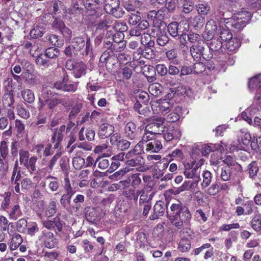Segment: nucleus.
I'll list each match as a JSON object with an SVG mask.
<instances>
[{
    "label": "nucleus",
    "instance_id": "5701e85b",
    "mask_svg": "<svg viewBox=\"0 0 261 261\" xmlns=\"http://www.w3.org/2000/svg\"><path fill=\"white\" fill-rule=\"evenodd\" d=\"M241 41L238 38H232L225 44L226 49L230 51H233L239 48L241 45Z\"/></svg>",
    "mask_w": 261,
    "mask_h": 261
},
{
    "label": "nucleus",
    "instance_id": "58836bf2",
    "mask_svg": "<svg viewBox=\"0 0 261 261\" xmlns=\"http://www.w3.org/2000/svg\"><path fill=\"white\" fill-rule=\"evenodd\" d=\"M60 50L54 47L47 48L44 53V56L49 59H56L60 55Z\"/></svg>",
    "mask_w": 261,
    "mask_h": 261
},
{
    "label": "nucleus",
    "instance_id": "c9c22d12",
    "mask_svg": "<svg viewBox=\"0 0 261 261\" xmlns=\"http://www.w3.org/2000/svg\"><path fill=\"white\" fill-rule=\"evenodd\" d=\"M127 17L128 22L129 25H137L142 18L140 13L138 11H136L135 13H131L128 15Z\"/></svg>",
    "mask_w": 261,
    "mask_h": 261
},
{
    "label": "nucleus",
    "instance_id": "0e129e2a",
    "mask_svg": "<svg viewBox=\"0 0 261 261\" xmlns=\"http://www.w3.org/2000/svg\"><path fill=\"white\" fill-rule=\"evenodd\" d=\"M98 162V167L101 169H106L108 168L110 165L109 161L102 158H97L95 162L94 165Z\"/></svg>",
    "mask_w": 261,
    "mask_h": 261
},
{
    "label": "nucleus",
    "instance_id": "f704fd0d",
    "mask_svg": "<svg viewBox=\"0 0 261 261\" xmlns=\"http://www.w3.org/2000/svg\"><path fill=\"white\" fill-rule=\"evenodd\" d=\"M22 243V239L19 233L15 234L12 238L10 245V249L11 250H15Z\"/></svg>",
    "mask_w": 261,
    "mask_h": 261
},
{
    "label": "nucleus",
    "instance_id": "680f3d73",
    "mask_svg": "<svg viewBox=\"0 0 261 261\" xmlns=\"http://www.w3.org/2000/svg\"><path fill=\"white\" fill-rule=\"evenodd\" d=\"M252 228L256 231H259L261 230V218L259 216L254 217L251 222Z\"/></svg>",
    "mask_w": 261,
    "mask_h": 261
},
{
    "label": "nucleus",
    "instance_id": "f3484780",
    "mask_svg": "<svg viewBox=\"0 0 261 261\" xmlns=\"http://www.w3.org/2000/svg\"><path fill=\"white\" fill-rule=\"evenodd\" d=\"M215 21L208 22L206 25V33L204 35L203 38L208 42L215 38L216 36L215 32L217 29V25L215 24Z\"/></svg>",
    "mask_w": 261,
    "mask_h": 261
},
{
    "label": "nucleus",
    "instance_id": "4be33fe9",
    "mask_svg": "<svg viewBox=\"0 0 261 261\" xmlns=\"http://www.w3.org/2000/svg\"><path fill=\"white\" fill-rule=\"evenodd\" d=\"M167 217L169 218L171 223L178 229H180L182 225H184V222L180 218V215L178 214L176 211L172 212L170 216L168 215Z\"/></svg>",
    "mask_w": 261,
    "mask_h": 261
},
{
    "label": "nucleus",
    "instance_id": "de8ad7c7",
    "mask_svg": "<svg viewBox=\"0 0 261 261\" xmlns=\"http://www.w3.org/2000/svg\"><path fill=\"white\" fill-rule=\"evenodd\" d=\"M56 94V93L50 90H48L46 88H43L41 91V99H43V100L48 101L51 99Z\"/></svg>",
    "mask_w": 261,
    "mask_h": 261
},
{
    "label": "nucleus",
    "instance_id": "f03ea898",
    "mask_svg": "<svg viewBox=\"0 0 261 261\" xmlns=\"http://www.w3.org/2000/svg\"><path fill=\"white\" fill-rule=\"evenodd\" d=\"M104 4V9L109 14L116 18H120L124 14L122 9L119 7V0H102Z\"/></svg>",
    "mask_w": 261,
    "mask_h": 261
},
{
    "label": "nucleus",
    "instance_id": "4c0bfd02",
    "mask_svg": "<svg viewBox=\"0 0 261 261\" xmlns=\"http://www.w3.org/2000/svg\"><path fill=\"white\" fill-rule=\"evenodd\" d=\"M261 83V74H258L251 78L248 82V88L253 90L259 86Z\"/></svg>",
    "mask_w": 261,
    "mask_h": 261
},
{
    "label": "nucleus",
    "instance_id": "473e14b6",
    "mask_svg": "<svg viewBox=\"0 0 261 261\" xmlns=\"http://www.w3.org/2000/svg\"><path fill=\"white\" fill-rule=\"evenodd\" d=\"M162 86L159 83L151 84L148 88L149 92L154 96L158 97L162 95Z\"/></svg>",
    "mask_w": 261,
    "mask_h": 261
},
{
    "label": "nucleus",
    "instance_id": "a19ab883",
    "mask_svg": "<svg viewBox=\"0 0 261 261\" xmlns=\"http://www.w3.org/2000/svg\"><path fill=\"white\" fill-rule=\"evenodd\" d=\"M165 8L168 12H173L178 7L179 4L178 0H166Z\"/></svg>",
    "mask_w": 261,
    "mask_h": 261
},
{
    "label": "nucleus",
    "instance_id": "774afa93",
    "mask_svg": "<svg viewBox=\"0 0 261 261\" xmlns=\"http://www.w3.org/2000/svg\"><path fill=\"white\" fill-rule=\"evenodd\" d=\"M193 73L192 67L188 64L183 65L180 70V76H184Z\"/></svg>",
    "mask_w": 261,
    "mask_h": 261
},
{
    "label": "nucleus",
    "instance_id": "1a4fd4ad",
    "mask_svg": "<svg viewBox=\"0 0 261 261\" xmlns=\"http://www.w3.org/2000/svg\"><path fill=\"white\" fill-rule=\"evenodd\" d=\"M110 143L112 146L120 151L127 150L130 145L128 141L122 138L119 133H115L110 138Z\"/></svg>",
    "mask_w": 261,
    "mask_h": 261
},
{
    "label": "nucleus",
    "instance_id": "4468645a",
    "mask_svg": "<svg viewBox=\"0 0 261 261\" xmlns=\"http://www.w3.org/2000/svg\"><path fill=\"white\" fill-rule=\"evenodd\" d=\"M149 26L148 22L145 19H141L136 27L129 30V35L132 36H140L144 30L147 29Z\"/></svg>",
    "mask_w": 261,
    "mask_h": 261
},
{
    "label": "nucleus",
    "instance_id": "864d4df0",
    "mask_svg": "<svg viewBox=\"0 0 261 261\" xmlns=\"http://www.w3.org/2000/svg\"><path fill=\"white\" fill-rule=\"evenodd\" d=\"M182 12L185 14H189L194 10L195 2H182Z\"/></svg>",
    "mask_w": 261,
    "mask_h": 261
},
{
    "label": "nucleus",
    "instance_id": "423d86ee",
    "mask_svg": "<svg viewBox=\"0 0 261 261\" xmlns=\"http://www.w3.org/2000/svg\"><path fill=\"white\" fill-rule=\"evenodd\" d=\"M125 165L128 168L131 169V171L136 168L138 172H145L148 168L145 165V160L141 155H138L134 159L127 160Z\"/></svg>",
    "mask_w": 261,
    "mask_h": 261
},
{
    "label": "nucleus",
    "instance_id": "49530a36",
    "mask_svg": "<svg viewBox=\"0 0 261 261\" xmlns=\"http://www.w3.org/2000/svg\"><path fill=\"white\" fill-rule=\"evenodd\" d=\"M178 249L182 252H187L191 248V242L188 239H182L180 241L178 247Z\"/></svg>",
    "mask_w": 261,
    "mask_h": 261
},
{
    "label": "nucleus",
    "instance_id": "393cba45",
    "mask_svg": "<svg viewBox=\"0 0 261 261\" xmlns=\"http://www.w3.org/2000/svg\"><path fill=\"white\" fill-rule=\"evenodd\" d=\"M113 22L109 15H105L97 24V29L107 30L110 28Z\"/></svg>",
    "mask_w": 261,
    "mask_h": 261
},
{
    "label": "nucleus",
    "instance_id": "c85d7f7f",
    "mask_svg": "<svg viewBox=\"0 0 261 261\" xmlns=\"http://www.w3.org/2000/svg\"><path fill=\"white\" fill-rule=\"evenodd\" d=\"M37 158L36 156H32L24 163L23 165L28 170L31 174L36 172V163Z\"/></svg>",
    "mask_w": 261,
    "mask_h": 261
},
{
    "label": "nucleus",
    "instance_id": "7c9ffc66",
    "mask_svg": "<svg viewBox=\"0 0 261 261\" xmlns=\"http://www.w3.org/2000/svg\"><path fill=\"white\" fill-rule=\"evenodd\" d=\"M196 10L199 15H207L211 11V7L207 3H203L195 5Z\"/></svg>",
    "mask_w": 261,
    "mask_h": 261
},
{
    "label": "nucleus",
    "instance_id": "a211bd4d",
    "mask_svg": "<svg viewBox=\"0 0 261 261\" xmlns=\"http://www.w3.org/2000/svg\"><path fill=\"white\" fill-rule=\"evenodd\" d=\"M181 22L178 23L177 21H173L170 23L167 27V30L169 34L173 38L179 36L180 33L182 31H180V27Z\"/></svg>",
    "mask_w": 261,
    "mask_h": 261
},
{
    "label": "nucleus",
    "instance_id": "2f4dec72",
    "mask_svg": "<svg viewBox=\"0 0 261 261\" xmlns=\"http://www.w3.org/2000/svg\"><path fill=\"white\" fill-rule=\"evenodd\" d=\"M71 45L72 47L74 48L75 50L79 51L81 50L84 47L85 45V40L83 37H77L73 39Z\"/></svg>",
    "mask_w": 261,
    "mask_h": 261
},
{
    "label": "nucleus",
    "instance_id": "cd10ccee",
    "mask_svg": "<svg viewBox=\"0 0 261 261\" xmlns=\"http://www.w3.org/2000/svg\"><path fill=\"white\" fill-rule=\"evenodd\" d=\"M162 148L161 142L158 140H154L146 144V150L152 152H157Z\"/></svg>",
    "mask_w": 261,
    "mask_h": 261
},
{
    "label": "nucleus",
    "instance_id": "ddd939ff",
    "mask_svg": "<svg viewBox=\"0 0 261 261\" xmlns=\"http://www.w3.org/2000/svg\"><path fill=\"white\" fill-rule=\"evenodd\" d=\"M138 193L139 194L140 198L139 204H143L147 202L151 201L155 194L151 187H145L141 190H138Z\"/></svg>",
    "mask_w": 261,
    "mask_h": 261
},
{
    "label": "nucleus",
    "instance_id": "9b49d317",
    "mask_svg": "<svg viewBox=\"0 0 261 261\" xmlns=\"http://www.w3.org/2000/svg\"><path fill=\"white\" fill-rule=\"evenodd\" d=\"M245 17H242V15L243 13H237L235 16L236 19H231L230 21L231 26L236 29L237 31H240L245 25L251 19V15L250 12H246Z\"/></svg>",
    "mask_w": 261,
    "mask_h": 261
},
{
    "label": "nucleus",
    "instance_id": "6e6d98bb",
    "mask_svg": "<svg viewBox=\"0 0 261 261\" xmlns=\"http://www.w3.org/2000/svg\"><path fill=\"white\" fill-rule=\"evenodd\" d=\"M135 99L144 105H146L149 99V96L148 93L144 91H141L136 96Z\"/></svg>",
    "mask_w": 261,
    "mask_h": 261
},
{
    "label": "nucleus",
    "instance_id": "f8f14e48",
    "mask_svg": "<svg viewBox=\"0 0 261 261\" xmlns=\"http://www.w3.org/2000/svg\"><path fill=\"white\" fill-rule=\"evenodd\" d=\"M138 129L135 123L131 121L127 122L124 127L125 137L129 140H137L140 136Z\"/></svg>",
    "mask_w": 261,
    "mask_h": 261
},
{
    "label": "nucleus",
    "instance_id": "ea45409f",
    "mask_svg": "<svg viewBox=\"0 0 261 261\" xmlns=\"http://www.w3.org/2000/svg\"><path fill=\"white\" fill-rule=\"evenodd\" d=\"M0 196L3 198L1 204V209L5 210L10 205L11 193L9 192H5L4 194H0Z\"/></svg>",
    "mask_w": 261,
    "mask_h": 261
},
{
    "label": "nucleus",
    "instance_id": "c03bdc74",
    "mask_svg": "<svg viewBox=\"0 0 261 261\" xmlns=\"http://www.w3.org/2000/svg\"><path fill=\"white\" fill-rule=\"evenodd\" d=\"M203 181L201 184L202 189H205L210 186L212 181V173L209 171H204L202 174Z\"/></svg>",
    "mask_w": 261,
    "mask_h": 261
},
{
    "label": "nucleus",
    "instance_id": "9d476101",
    "mask_svg": "<svg viewBox=\"0 0 261 261\" xmlns=\"http://www.w3.org/2000/svg\"><path fill=\"white\" fill-rule=\"evenodd\" d=\"M113 50L106 49L101 55L99 62L105 64L108 70H112L116 64V59L114 55Z\"/></svg>",
    "mask_w": 261,
    "mask_h": 261
},
{
    "label": "nucleus",
    "instance_id": "a878e982",
    "mask_svg": "<svg viewBox=\"0 0 261 261\" xmlns=\"http://www.w3.org/2000/svg\"><path fill=\"white\" fill-rule=\"evenodd\" d=\"M74 194L65 193L64 194L60 199V202L62 207L69 212L70 206L71 205V199Z\"/></svg>",
    "mask_w": 261,
    "mask_h": 261
},
{
    "label": "nucleus",
    "instance_id": "5fc2aeb1",
    "mask_svg": "<svg viewBox=\"0 0 261 261\" xmlns=\"http://www.w3.org/2000/svg\"><path fill=\"white\" fill-rule=\"evenodd\" d=\"M231 169L229 167L224 166L221 169V178L223 181H228L230 179Z\"/></svg>",
    "mask_w": 261,
    "mask_h": 261
},
{
    "label": "nucleus",
    "instance_id": "69168bd1",
    "mask_svg": "<svg viewBox=\"0 0 261 261\" xmlns=\"http://www.w3.org/2000/svg\"><path fill=\"white\" fill-rule=\"evenodd\" d=\"M156 41L159 45L164 46L169 42V38L167 35L161 34L157 36Z\"/></svg>",
    "mask_w": 261,
    "mask_h": 261
},
{
    "label": "nucleus",
    "instance_id": "20e7f679",
    "mask_svg": "<svg viewBox=\"0 0 261 261\" xmlns=\"http://www.w3.org/2000/svg\"><path fill=\"white\" fill-rule=\"evenodd\" d=\"M171 212L176 211L180 215V218L184 223V225H188L192 218V215L189 209L187 206L182 205L181 203H173L170 207Z\"/></svg>",
    "mask_w": 261,
    "mask_h": 261
},
{
    "label": "nucleus",
    "instance_id": "bf43d9fd",
    "mask_svg": "<svg viewBox=\"0 0 261 261\" xmlns=\"http://www.w3.org/2000/svg\"><path fill=\"white\" fill-rule=\"evenodd\" d=\"M57 212V203L55 201H51L48 206L45 212V215L48 217H50L54 215Z\"/></svg>",
    "mask_w": 261,
    "mask_h": 261
},
{
    "label": "nucleus",
    "instance_id": "e433bc0d",
    "mask_svg": "<svg viewBox=\"0 0 261 261\" xmlns=\"http://www.w3.org/2000/svg\"><path fill=\"white\" fill-rule=\"evenodd\" d=\"M259 167L257 166L256 162L253 161L248 166L247 171L249 174V177L252 179H254L257 175L258 172Z\"/></svg>",
    "mask_w": 261,
    "mask_h": 261
},
{
    "label": "nucleus",
    "instance_id": "b1692460",
    "mask_svg": "<svg viewBox=\"0 0 261 261\" xmlns=\"http://www.w3.org/2000/svg\"><path fill=\"white\" fill-rule=\"evenodd\" d=\"M85 215L88 221L90 222H94L97 217L96 208L87 207L85 209Z\"/></svg>",
    "mask_w": 261,
    "mask_h": 261
},
{
    "label": "nucleus",
    "instance_id": "79ce46f5",
    "mask_svg": "<svg viewBox=\"0 0 261 261\" xmlns=\"http://www.w3.org/2000/svg\"><path fill=\"white\" fill-rule=\"evenodd\" d=\"M14 102V95L12 91H9V92L4 94L3 99V102L4 105H5L6 107H11L13 105Z\"/></svg>",
    "mask_w": 261,
    "mask_h": 261
},
{
    "label": "nucleus",
    "instance_id": "37998d69",
    "mask_svg": "<svg viewBox=\"0 0 261 261\" xmlns=\"http://www.w3.org/2000/svg\"><path fill=\"white\" fill-rule=\"evenodd\" d=\"M46 179H51L48 184V187L50 190L53 192L57 191L59 187V182L58 178L56 177L48 175L46 177Z\"/></svg>",
    "mask_w": 261,
    "mask_h": 261
},
{
    "label": "nucleus",
    "instance_id": "6e6552de",
    "mask_svg": "<svg viewBox=\"0 0 261 261\" xmlns=\"http://www.w3.org/2000/svg\"><path fill=\"white\" fill-rule=\"evenodd\" d=\"M167 204L164 201L159 200L156 202L152 208V214L149 216L150 220H155L163 216L166 212L167 216H168L167 211Z\"/></svg>",
    "mask_w": 261,
    "mask_h": 261
},
{
    "label": "nucleus",
    "instance_id": "13d9d810",
    "mask_svg": "<svg viewBox=\"0 0 261 261\" xmlns=\"http://www.w3.org/2000/svg\"><path fill=\"white\" fill-rule=\"evenodd\" d=\"M36 63L37 65L44 67H48L50 64L49 61L44 58L42 54H39L36 56Z\"/></svg>",
    "mask_w": 261,
    "mask_h": 261
},
{
    "label": "nucleus",
    "instance_id": "09e8293b",
    "mask_svg": "<svg viewBox=\"0 0 261 261\" xmlns=\"http://www.w3.org/2000/svg\"><path fill=\"white\" fill-rule=\"evenodd\" d=\"M85 164L84 159L80 156H76L72 159V165L74 169L80 170Z\"/></svg>",
    "mask_w": 261,
    "mask_h": 261
},
{
    "label": "nucleus",
    "instance_id": "e2e57ef3",
    "mask_svg": "<svg viewBox=\"0 0 261 261\" xmlns=\"http://www.w3.org/2000/svg\"><path fill=\"white\" fill-rule=\"evenodd\" d=\"M21 214L20 206L18 204L15 205L10 213V218L12 219H16Z\"/></svg>",
    "mask_w": 261,
    "mask_h": 261
},
{
    "label": "nucleus",
    "instance_id": "aec40b11",
    "mask_svg": "<svg viewBox=\"0 0 261 261\" xmlns=\"http://www.w3.org/2000/svg\"><path fill=\"white\" fill-rule=\"evenodd\" d=\"M114 43L118 44V49L120 51L123 50L125 47V42L123 40L124 34L122 32H118L111 35Z\"/></svg>",
    "mask_w": 261,
    "mask_h": 261
},
{
    "label": "nucleus",
    "instance_id": "338daca9",
    "mask_svg": "<svg viewBox=\"0 0 261 261\" xmlns=\"http://www.w3.org/2000/svg\"><path fill=\"white\" fill-rule=\"evenodd\" d=\"M83 12V8L80 7L77 2L71 6L68 10V13L71 14H81Z\"/></svg>",
    "mask_w": 261,
    "mask_h": 261
},
{
    "label": "nucleus",
    "instance_id": "2eb2a0df",
    "mask_svg": "<svg viewBox=\"0 0 261 261\" xmlns=\"http://www.w3.org/2000/svg\"><path fill=\"white\" fill-rule=\"evenodd\" d=\"M114 132V127L108 123L102 124L99 129L98 136L102 139L106 138L109 137L111 138Z\"/></svg>",
    "mask_w": 261,
    "mask_h": 261
},
{
    "label": "nucleus",
    "instance_id": "39448f33",
    "mask_svg": "<svg viewBox=\"0 0 261 261\" xmlns=\"http://www.w3.org/2000/svg\"><path fill=\"white\" fill-rule=\"evenodd\" d=\"M164 118L162 117L157 118L145 126V132H149L150 134L154 135L161 134L164 131Z\"/></svg>",
    "mask_w": 261,
    "mask_h": 261
},
{
    "label": "nucleus",
    "instance_id": "603ef678",
    "mask_svg": "<svg viewBox=\"0 0 261 261\" xmlns=\"http://www.w3.org/2000/svg\"><path fill=\"white\" fill-rule=\"evenodd\" d=\"M219 37L221 41L227 42L232 38V34L228 29L223 28L220 31Z\"/></svg>",
    "mask_w": 261,
    "mask_h": 261
},
{
    "label": "nucleus",
    "instance_id": "7ed1b4c3",
    "mask_svg": "<svg viewBox=\"0 0 261 261\" xmlns=\"http://www.w3.org/2000/svg\"><path fill=\"white\" fill-rule=\"evenodd\" d=\"M205 43L204 41L198 42L197 44H193L190 47V53L194 60L199 62L203 57L205 60H208L213 58V54H211L206 57L204 54Z\"/></svg>",
    "mask_w": 261,
    "mask_h": 261
},
{
    "label": "nucleus",
    "instance_id": "c756f323",
    "mask_svg": "<svg viewBox=\"0 0 261 261\" xmlns=\"http://www.w3.org/2000/svg\"><path fill=\"white\" fill-rule=\"evenodd\" d=\"M189 22L195 28H202L205 23V18L201 15L195 16L193 18H189Z\"/></svg>",
    "mask_w": 261,
    "mask_h": 261
},
{
    "label": "nucleus",
    "instance_id": "6ab92c4d",
    "mask_svg": "<svg viewBox=\"0 0 261 261\" xmlns=\"http://www.w3.org/2000/svg\"><path fill=\"white\" fill-rule=\"evenodd\" d=\"M207 44L208 45L210 50L219 53H223L224 51L222 48V42L218 36H216L215 38L208 42Z\"/></svg>",
    "mask_w": 261,
    "mask_h": 261
},
{
    "label": "nucleus",
    "instance_id": "8fccbe9b",
    "mask_svg": "<svg viewBox=\"0 0 261 261\" xmlns=\"http://www.w3.org/2000/svg\"><path fill=\"white\" fill-rule=\"evenodd\" d=\"M48 40L53 45L58 47H61L64 44V42L63 40L61 38H59V37L56 35H50L49 36Z\"/></svg>",
    "mask_w": 261,
    "mask_h": 261
},
{
    "label": "nucleus",
    "instance_id": "052dcab7",
    "mask_svg": "<svg viewBox=\"0 0 261 261\" xmlns=\"http://www.w3.org/2000/svg\"><path fill=\"white\" fill-rule=\"evenodd\" d=\"M250 146L253 150L261 153V137L252 140Z\"/></svg>",
    "mask_w": 261,
    "mask_h": 261
},
{
    "label": "nucleus",
    "instance_id": "dca6fc26",
    "mask_svg": "<svg viewBox=\"0 0 261 261\" xmlns=\"http://www.w3.org/2000/svg\"><path fill=\"white\" fill-rule=\"evenodd\" d=\"M111 35V31L107 32L103 40L104 47L108 50H113L115 52L120 51V49H118V44L114 43Z\"/></svg>",
    "mask_w": 261,
    "mask_h": 261
},
{
    "label": "nucleus",
    "instance_id": "a18cd8bd",
    "mask_svg": "<svg viewBox=\"0 0 261 261\" xmlns=\"http://www.w3.org/2000/svg\"><path fill=\"white\" fill-rule=\"evenodd\" d=\"M63 103V100L57 98L53 97L51 99L47 101V108L50 111H53L56 107L59 104Z\"/></svg>",
    "mask_w": 261,
    "mask_h": 261
},
{
    "label": "nucleus",
    "instance_id": "4d7b16f0",
    "mask_svg": "<svg viewBox=\"0 0 261 261\" xmlns=\"http://www.w3.org/2000/svg\"><path fill=\"white\" fill-rule=\"evenodd\" d=\"M141 55L146 59H152L155 57V51L152 48H144V49L141 51Z\"/></svg>",
    "mask_w": 261,
    "mask_h": 261
},
{
    "label": "nucleus",
    "instance_id": "412c9836",
    "mask_svg": "<svg viewBox=\"0 0 261 261\" xmlns=\"http://www.w3.org/2000/svg\"><path fill=\"white\" fill-rule=\"evenodd\" d=\"M181 136V132L178 128L169 129L164 134V138L166 142H170L172 140H177Z\"/></svg>",
    "mask_w": 261,
    "mask_h": 261
},
{
    "label": "nucleus",
    "instance_id": "0eeeda50",
    "mask_svg": "<svg viewBox=\"0 0 261 261\" xmlns=\"http://www.w3.org/2000/svg\"><path fill=\"white\" fill-rule=\"evenodd\" d=\"M78 83H72L69 80L68 76L65 75L61 82L55 83L54 86L56 89L64 92H74L77 90Z\"/></svg>",
    "mask_w": 261,
    "mask_h": 261
},
{
    "label": "nucleus",
    "instance_id": "f257e3e1",
    "mask_svg": "<svg viewBox=\"0 0 261 261\" xmlns=\"http://www.w3.org/2000/svg\"><path fill=\"white\" fill-rule=\"evenodd\" d=\"M65 67L67 70H72L75 78H80L86 73L87 67L83 62H77L72 59H68L65 63Z\"/></svg>",
    "mask_w": 261,
    "mask_h": 261
},
{
    "label": "nucleus",
    "instance_id": "3c124183",
    "mask_svg": "<svg viewBox=\"0 0 261 261\" xmlns=\"http://www.w3.org/2000/svg\"><path fill=\"white\" fill-rule=\"evenodd\" d=\"M205 66L203 63L197 62L193 65V73L195 74L201 73L205 71Z\"/></svg>",
    "mask_w": 261,
    "mask_h": 261
},
{
    "label": "nucleus",
    "instance_id": "72a5a7b5",
    "mask_svg": "<svg viewBox=\"0 0 261 261\" xmlns=\"http://www.w3.org/2000/svg\"><path fill=\"white\" fill-rule=\"evenodd\" d=\"M172 107V105L169 100H167V99L161 100V102L159 105V110L163 114H167L171 110Z\"/></svg>",
    "mask_w": 261,
    "mask_h": 261
},
{
    "label": "nucleus",
    "instance_id": "bb28decb",
    "mask_svg": "<svg viewBox=\"0 0 261 261\" xmlns=\"http://www.w3.org/2000/svg\"><path fill=\"white\" fill-rule=\"evenodd\" d=\"M21 95L23 99L27 102L32 104L35 101L34 92L30 89H25L21 91Z\"/></svg>",
    "mask_w": 261,
    "mask_h": 261
}]
</instances>
